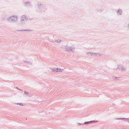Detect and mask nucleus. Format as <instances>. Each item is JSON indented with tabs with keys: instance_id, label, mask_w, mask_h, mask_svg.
<instances>
[{
	"instance_id": "1",
	"label": "nucleus",
	"mask_w": 129,
	"mask_h": 129,
	"mask_svg": "<svg viewBox=\"0 0 129 129\" xmlns=\"http://www.w3.org/2000/svg\"><path fill=\"white\" fill-rule=\"evenodd\" d=\"M54 72H60V71H61V69H54L53 70Z\"/></svg>"
},
{
	"instance_id": "2",
	"label": "nucleus",
	"mask_w": 129,
	"mask_h": 129,
	"mask_svg": "<svg viewBox=\"0 0 129 129\" xmlns=\"http://www.w3.org/2000/svg\"><path fill=\"white\" fill-rule=\"evenodd\" d=\"M118 13H120V11H118Z\"/></svg>"
},
{
	"instance_id": "3",
	"label": "nucleus",
	"mask_w": 129,
	"mask_h": 129,
	"mask_svg": "<svg viewBox=\"0 0 129 129\" xmlns=\"http://www.w3.org/2000/svg\"><path fill=\"white\" fill-rule=\"evenodd\" d=\"M27 93H27V92H25V94H27Z\"/></svg>"
}]
</instances>
